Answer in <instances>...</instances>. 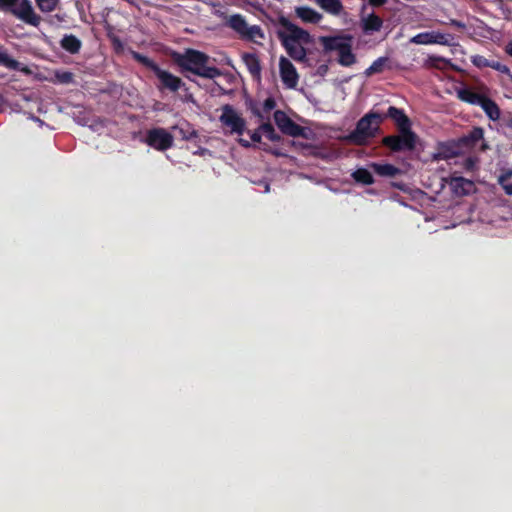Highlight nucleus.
<instances>
[{"mask_svg": "<svg viewBox=\"0 0 512 512\" xmlns=\"http://www.w3.org/2000/svg\"><path fill=\"white\" fill-rule=\"evenodd\" d=\"M250 139L253 143H259L261 140V131L255 130L253 132H249Z\"/></svg>", "mask_w": 512, "mask_h": 512, "instance_id": "obj_37", "label": "nucleus"}, {"mask_svg": "<svg viewBox=\"0 0 512 512\" xmlns=\"http://www.w3.org/2000/svg\"><path fill=\"white\" fill-rule=\"evenodd\" d=\"M490 67L501 72V73L509 74L510 77L512 76L510 74V69L506 65L502 64L499 61H491Z\"/></svg>", "mask_w": 512, "mask_h": 512, "instance_id": "obj_33", "label": "nucleus"}, {"mask_svg": "<svg viewBox=\"0 0 512 512\" xmlns=\"http://www.w3.org/2000/svg\"><path fill=\"white\" fill-rule=\"evenodd\" d=\"M265 111H270L275 107V101L272 98H267L263 104Z\"/></svg>", "mask_w": 512, "mask_h": 512, "instance_id": "obj_38", "label": "nucleus"}, {"mask_svg": "<svg viewBox=\"0 0 512 512\" xmlns=\"http://www.w3.org/2000/svg\"><path fill=\"white\" fill-rule=\"evenodd\" d=\"M384 144L394 151L400 150L399 135L388 136L383 140Z\"/></svg>", "mask_w": 512, "mask_h": 512, "instance_id": "obj_30", "label": "nucleus"}, {"mask_svg": "<svg viewBox=\"0 0 512 512\" xmlns=\"http://www.w3.org/2000/svg\"><path fill=\"white\" fill-rule=\"evenodd\" d=\"M372 5L379 6L386 2V0H369Z\"/></svg>", "mask_w": 512, "mask_h": 512, "instance_id": "obj_42", "label": "nucleus"}, {"mask_svg": "<svg viewBox=\"0 0 512 512\" xmlns=\"http://www.w3.org/2000/svg\"><path fill=\"white\" fill-rule=\"evenodd\" d=\"M370 166L380 176L393 177L399 172V169L391 164L372 163Z\"/></svg>", "mask_w": 512, "mask_h": 512, "instance_id": "obj_23", "label": "nucleus"}, {"mask_svg": "<svg viewBox=\"0 0 512 512\" xmlns=\"http://www.w3.org/2000/svg\"><path fill=\"white\" fill-rule=\"evenodd\" d=\"M173 136L162 128H155L147 132L146 143L154 149L163 151L173 144Z\"/></svg>", "mask_w": 512, "mask_h": 512, "instance_id": "obj_10", "label": "nucleus"}, {"mask_svg": "<svg viewBox=\"0 0 512 512\" xmlns=\"http://www.w3.org/2000/svg\"><path fill=\"white\" fill-rule=\"evenodd\" d=\"M451 186L455 193L461 195L469 194L474 189L473 182L463 177L452 178Z\"/></svg>", "mask_w": 512, "mask_h": 512, "instance_id": "obj_15", "label": "nucleus"}, {"mask_svg": "<svg viewBox=\"0 0 512 512\" xmlns=\"http://www.w3.org/2000/svg\"><path fill=\"white\" fill-rule=\"evenodd\" d=\"M387 115L397 123L400 130L408 128L410 125L408 117L396 107H389Z\"/></svg>", "mask_w": 512, "mask_h": 512, "instance_id": "obj_19", "label": "nucleus"}, {"mask_svg": "<svg viewBox=\"0 0 512 512\" xmlns=\"http://www.w3.org/2000/svg\"><path fill=\"white\" fill-rule=\"evenodd\" d=\"M510 126L512 127V118H511V121H510Z\"/></svg>", "mask_w": 512, "mask_h": 512, "instance_id": "obj_47", "label": "nucleus"}, {"mask_svg": "<svg viewBox=\"0 0 512 512\" xmlns=\"http://www.w3.org/2000/svg\"><path fill=\"white\" fill-rule=\"evenodd\" d=\"M61 46L69 53L75 54L81 48V41L74 35H66L61 40Z\"/></svg>", "mask_w": 512, "mask_h": 512, "instance_id": "obj_21", "label": "nucleus"}, {"mask_svg": "<svg viewBox=\"0 0 512 512\" xmlns=\"http://www.w3.org/2000/svg\"><path fill=\"white\" fill-rule=\"evenodd\" d=\"M0 10L10 12L20 20L33 26H37L40 21L30 0H0Z\"/></svg>", "mask_w": 512, "mask_h": 512, "instance_id": "obj_6", "label": "nucleus"}, {"mask_svg": "<svg viewBox=\"0 0 512 512\" xmlns=\"http://www.w3.org/2000/svg\"><path fill=\"white\" fill-rule=\"evenodd\" d=\"M441 63H446V60L439 56H430L426 61L427 67L440 68Z\"/></svg>", "mask_w": 512, "mask_h": 512, "instance_id": "obj_32", "label": "nucleus"}, {"mask_svg": "<svg viewBox=\"0 0 512 512\" xmlns=\"http://www.w3.org/2000/svg\"><path fill=\"white\" fill-rule=\"evenodd\" d=\"M39 9L43 12H51L55 10L59 0H35Z\"/></svg>", "mask_w": 512, "mask_h": 512, "instance_id": "obj_27", "label": "nucleus"}, {"mask_svg": "<svg viewBox=\"0 0 512 512\" xmlns=\"http://www.w3.org/2000/svg\"><path fill=\"white\" fill-rule=\"evenodd\" d=\"M506 52L512 57V42L506 46Z\"/></svg>", "mask_w": 512, "mask_h": 512, "instance_id": "obj_44", "label": "nucleus"}, {"mask_svg": "<svg viewBox=\"0 0 512 512\" xmlns=\"http://www.w3.org/2000/svg\"><path fill=\"white\" fill-rule=\"evenodd\" d=\"M295 14L298 18H300L303 22L306 23H318L322 19V15L318 13L316 10L308 7V6H299L295 8Z\"/></svg>", "mask_w": 512, "mask_h": 512, "instance_id": "obj_14", "label": "nucleus"}, {"mask_svg": "<svg viewBox=\"0 0 512 512\" xmlns=\"http://www.w3.org/2000/svg\"><path fill=\"white\" fill-rule=\"evenodd\" d=\"M153 72L161 83V89H168L172 92H176L184 85L179 77L161 69L159 66H153Z\"/></svg>", "mask_w": 512, "mask_h": 512, "instance_id": "obj_12", "label": "nucleus"}, {"mask_svg": "<svg viewBox=\"0 0 512 512\" xmlns=\"http://www.w3.org/2000/svg\"><path fill=\"white\" fill-rule=\"evenodd\" d=\"M173 59L183 71L203 78L214 79L221 74L216 67L208 66L209 57L197 50L187 49L183 53H174Z\"/></svg>", "mask_w": 512, "mask_h": 512, "instance_id": "obj_2", "label": "nucleus"}, {"mask_svg": "<svg viewBox=\"0 0 512 512\" xmlns=\"http://www.w3.org/2000/svg\"><path fill=\"white\" fill-rule=\"evenodd\" d=\"M502 188L504 189L507 195H512V183H508L507 181L498 182Z\"/></svg>", "mask_w": 512, "mask_h": 512, "instance_id": "obj_39", "label": "nucleus"}, {"mask_svg": "<svg viewBox=\"0 0 512 512\" xmlns=\"http://www.w3.org/2000/svg\"><path fill=\"white\" fill-rule=\"evenodd\" d=\"M362 26L366 33L376 32L382 27V20L372 13L362 18Z\"/></svg>", "mask_w": 512, "mask_h": 512, "instance_id": "obj_18", "label": "nucleus"}, {"mask_svg": "<svg viewBox=\"0 0 512 512\" xmlns=\"http://www.w3.org/2000/svg\"><path fill=\"white\" fill-rule=\"evenodd\" d=\"M135 58L138 59L140 62H142L147 67H149L152 71H153V66H158L152 60H150L149 58H147L143 55L135 54Z\"/></svg>", "mask_w": 512, "mask_h": 512, "instance_id": "obj_34", "label": "nucleus"}, {"mask_svg": "<svg viewBox=\"0 0 512 512\" xmlns=\"http://www.w3.org/2000/svg\"><path fill=\"white\" fill-rule=\"evenodd\" d=\"M410 42L417 45L439 44L450 46L453 42V36L438 31H427L416 34L410 39Z\"/></svg>", "mask_w": 512, "mask_h": 512, "instance_id": "obj_8", "label": "nucleus"}, {"mask_svg": "<svg viewBox=\"0 0 512 512\" xmlns=\"http://www.w3.org/2000/svg\"><path fill=\"white\" fill-rule=\"evenodd\" d=\"M260 131L266 138H268L271 141H277L280 138L271 124L261 125Z\"/></svg>", "mask_w": 512, "mask_h": 512, "instance_id": "obj_28", "label": "nucleus"}, {"mask_svg": "<svg viewBox=\"0 0 512 512\" xmlns=\"http://www.w3.org/2000/svg\"><path fill=\"white\" fill-rule=\"evenodd\" d=\"M242 60L252 75H254V76L259 75L261 68H260L259 60L255 54H250V53L243 54Z\"/></svg>", "mask_w": 512, "mask_h": 512, "instance_id": "obj_22", "label": "nucleus"}, {"mask_svg": "<svg viewBox=\"0 0 512 512\" xmlns=\"http://www.w3.org/2000/svg\"><path fill=\"white\" fill-rule=\"evenodd\" d=\"M353 178L355 181L360 182L362 184H372L374 182L372 174L365 168L357 169L353 174Z\"/></svg>", "mask_w": 512, "mask_h": 512, "instance_id": "obj_24", "label": "nucleus"}, {"mask_svg": "<svg viewBox=\"0 0 512 512\" xmlns=\"http://www.w3.org/2000/svg\"><path fill=\"white\" fill-rule=\"evenodd\" d=\"M226 24L242 40L261 45L265 33L259 25H250L240 14H233L227 18Z\"/></svg>", "mask_w": 512, "mask_h": 512, "instance_id": "obj_3", "label": "nucleus"}, {"mask_svg": "<svg viewBox=\"0 0 512 512\" xmlns=\"http://www.w3.org/2000/svg\"><path fill=\"white\" fill-rule=\"evenodd\" d=\"M320 42L322 43L324 49L326 51H339L346 44L352 41V37L350 36H322L320 37Z\"/></svg>", "mask_w": 512, "mask_h": 512, "instance_id": "obj_13", "label": "nucleus"}, {"mask_svg": "<svg viewBox=\"0 0 512 512\" xmlns=\"http://www.w3.org/2000/svg\"><path fill=\"white\" fill-rule=\"evenodd\" d=\"M456 93L461 101L480 106L490 120L497 121L500 118L498 105L484 94L476 93L468 88H459Z\"/></svg>", "mask_w": 512, "mask_h": 512, "instance_id": "obj_4", "label": "nucleus"}, {"mask_svg": "<svg viewBox=\"0 0 512 512\" xmlns=\"http://www.w3.org/2000/svg\"><path fill=\"white\" fill-rule=\"evenodd\" d=\"M511 81H512V75H511Z\"/></svg>", "mask_w": 512, "mask_h": 512, "instance_id": "obj_48", "label": "nucleus"}, {"mask_svg": "<svg viewBox=\"0 0 512 512\" xmlns=\"http://www.w3.org/2000/svg\"><path fill=\"white\" fill-rule=\"evenodd\" d=\"M30 119L35 121V122H37V124H39L40 126L44 125V122L41 119H39V118H37L35 116H31Z\"/></svg>", "mask_w": 512, "mask_h": 512, "instance_id": "obj_43", "label": "nucleus"}, {"mask_svg": "<svg viewBox=\"0 0 512 512\" xmlns=\"http://www.w3.org/2000/svg\"><path fill=\"white\" fill-rule=\"evenodd\" d=\"M382 120L383 116L379 113L370 112L366 114L358 121L356 129L350 135V139L356 144H364L376 134Z\"/></svg>", "mask_w": 512, "mask_h": 512, "instance_id": "obj_5", "label": "nucleus"}, {"mask_svg": "<svg viewBox=\"0 0 512 512\" xmlns=\"http://www.w3.org/2000/svg\"><path fill=\"white\" fill-rule=\"evenodd\" d=\"M72 77L73 75L69 72H64L60 75H58V78L59 80L62 82V83H69L72 81Z\"/></svg>", "mask_w": 512, "mask_h": 512, "instance_id": "obj_36", "label": "nucleus"}, {"mask_svg": "<svg viewBox=\"0 0 512 512\" xmlns=\"http://www.w3.org/2000/svg\"><path fill=\"white\" fill-rule=\"evenodd\" d=\"M279 75L287 89H294L299 82V74L293 63L284 56L279 58Z\"/></svg>", "mask_w": 512, "mask_h": 512, "instance_id": "obj_9", "label": "nucleus"}, {"mask_svg": "<svg viewBox=\"0 0 512 512\" xmlns=\"http://www.w3.org/2000/svg\"><path fill=\"white\" fill-rule=\"evenodd\" d=\"M238 142H239L242 146H244V147H250V146H251V142H250V141H248V140H246V139H244V138H242V137H239V138H238Z\"/></svg>", "mask_w": 512, "mask_h": 512, "instance_id": "obj_40", "label": "nucleus"}, {"mask_svg": "<svg viewBox=\"0 0 512 512\" xmlns=\"http://www.w3.org/2000/svg\"><path fill=\"white\" fill-rule=\"evenodd\" d=\"M0 65L5 66L9 69H18L19 63L15 59L11 58L6 52L0 51Z\"/></svg>", "mask_w": 512, "mask_h": 512, "instance_id": "obj_26", "label": "nucleus"}, {"mask_svg": "<svg viewBox=\"0 0 512 512\" xmlns=\"http://www.w3.org/2000/svg\"><path fill=\"white\" fill-rule=\"evenodd\" d=\"M387 63V58L380 57L376 59L365 71L366 76H371L375 73H380L383 71L384 66Z\"/></svg>", "mask_w": 512, "mask_h": 512, "instance_id": "obj_25", "label": "nucleus"}, {"mask_svg": "<svg viewBox=\"0 0 512 512\" xmlns=\"http://www.w3.org/2000/svg\"><path fill=\"white\" fill-rule=\"evenodd\" d=\"M483 130L481 128H474L468 136L465 137V141L475 145L478 141L483 139Z\"/></svg>", "mask_w": 512, "mask_h": 512, "instance_id": "obj_29", "label": "nucleus"}, {"mask_svg": "<svg viewBox=\"0 0 512 512\" xmlns=\"http://www.w3.org/2000/svg\"><path fill=\"white\" fill-rule=\"evenodd\" d=\"M265 191L268 192L269 191V185H266L265 186Z\"/></svg>", "mask_w": 512, "mask_h": 512, "instance_id": "obj_45", "label": "nucleus"}, {"mask_svg": "<svg viewBox=\"0 0 512 512\" xmlns=\"http://www.w3.org/2000/svg\"><path fill=\"white\" fill-rule=\"evenodd\" d=\"M316 3L326 12L339 15L343 9L340 0H315Z\"/></svg>", "mask_w": 512, "mask_h": 512, "instance_id": "obj_20", "label": "nucleus"}, {"mask_svg": "<svg viewBox=\"0 0 512 512\" xmlns=\"http://www.w3.org/2000/svg\"><path fill=\"white\" fill-rule=\"evenodd\" d=\"M220 122L223 126L229 129L231 134L242 136L246 129V121L244 118L230 105H225L222 108L220 115Z\"/></svg>", "mask_w": 512, "mask_h": 512, "instance_id": "obj_7", "label": "nucleus"}, {"mask_svg": "<svg viewBox=\"0 0 512 512\" xmlns=\"http://www.w3.org/2000/svg\"><path fill=\"white\" fill-rule=\"evenodd\" d=\"M456 26H462V24L458 23V22H453Z\"/></svg>", "mask_w": 512, "mask_h": 512, "instance_id": "obj_46", "label": "nucleus"}, {"mask_svg": "<svg viewBox=\"0 0 512 512\" xmlns=\"http://www.w3.org/2000/svg\"><path fill=\"white\" fill-rule=\"evenodd\" d=\"M282 26V30L279 31V37L287 53L296 61H305L307 47L313 42L312 37L307 31L289 21H283Z\"/></svg>", "mask_w": 512, "mask_h": 512, "instance_id": "obj_1", "label": "nucleus"}, {"mask_svg": "<svg viewBox=\"0 0 512 512\" xmlns=\"http://www.w3.org/2000/svg\"><path fill=\"white\" fill-rule=\"evenodd\" d=\"M355 61L356 58L352 52V41H350L338 51V62L340 65L348 67L353 65Z\"/></svg>", "mask_w": 512, "mask_h": 512, "instance_id": "obj_16", "label": "nucleus"}, {"mask_svg": "<svg viewBox=\"0 0 512 512\" xmlns=\"http://www.w3.org/2000/svg\"><path fill=\"white\" fill-rule=\"evenodd\" d=\"M472 63L478 68L490 67L491 61L481 55H475L471 58Z\"/></svg>", "mask_w": 512, "mask_h": 512, "instance_id": "obj_31", "label": "nucleus"}, {"mask_svg": "<svg viewBox=\"0 0 512 512\" xmlns=\"http://www.w3.org/2000/svg\"><path fill=\"white\" fill-rule=\"evenodd\" d=\"M476 161L472 158L466 160V167L472 169L475 166Z\"/></svg>", "mask_w": 512, "mask_h": 512, "instance_id": "obj_41", "label": "nucleus"}, {"mask_svg": "<svg viewBox=\"0 0 512 512\" xmlns=\"http://www.w3.org/2000/svg\"><path fill=\"white\" fill-rule=\"evenodd\" d=\"M512 177V169L504 170L498 177V182L508 181Z\"/></svg>", "mask_w": 512, "mask_h": 512, "instance_id": "obj_35", "label": "nucleus"}, {"mask_svg": "<svg viewBox=\"0 0 512 512\" xmlns=\"http://www.w3.org/2000/svg\"><path fill=\"white\" fill-rule=\"evenodd\" d=\"M274 121L278 128L287 135L295 137L303 133V128L294 123L283 111H275Z\"/></svg>", "mask_w": 512, "mask_h": 512, "instance_id": "obj_11", "label": "nucleus"}, {"mask_svg": "<svg viewBox=\"0 0 512 512\" xmlns=\"http://www.w3.org/2000/svg\"><path fill=\"white\" fill-rule=\"evenodd\" d=\"M399 141L400 150H410L415 146L416 136L409 127L404 128L400 130Z\"/></svg>", "mask_w": 512, "mask_h": 512, "instance_id": "obj_17", "label": "nucleus"}]
</instances>
